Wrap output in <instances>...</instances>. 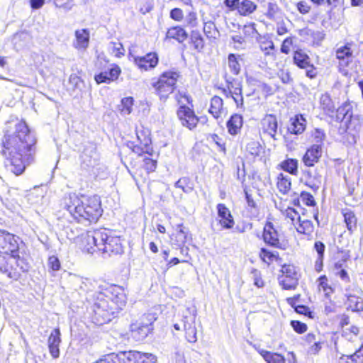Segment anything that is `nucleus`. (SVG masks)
<instances>
[{
	"mask_svg": "<svg viewBox=\"0 0 363 363\" xmlns=\"http://www.w3.org/2000/svg\"><path fill=\"white\" fill-rule=\"evenodd\" d=\"M320 108L323 111L324 115L330 118V123H333L337 108H335V104L329 94H324L321 95L320 98Z\"/></svg>",
	"mask_w": 363,
	"mask_h": 363,
	"instance_id": "33",
	"label": "nucleus"
},
{
	"mask_svg": "<svg viewBox=\"0 0 363 363\" xmlns=\"http://www.w3.org/2000/svg\"><path fill=\"white\" fill-rule=\"evenodd\" d=\"M264 242L272 247L281 250H287L290 245L289 240L282 239L279 230L274 223L273 218H267L262 234Z\"/></svg>",
	"mask_w": 363,
	"mask_h": 363,
	"instance_id": "10",
	"label": "nucleus"
},
{
	"mask_svg": "<svg viewBox=\"0 0 363 363\" xmlns=\"http://www.w3.org/2000/svg\"><path fill=\"white\" fill-rule=\"evenodd\" d=\"M121 68L117 64H112L106 71H101L94 75V80L97 84H111L116 82L121 74Z\"/></svg>",
	"mask_w": 363,
	"mask_h": 363,
	"instance_id": "24",
	"label": "nucleus"
},
{
	"mask_svg": "<svg viewBox=\"0 0 363 363\" xmlns=\"http://www.w3.org/2000/svg\"><path fill=\"white\" fill-rule=\"evenodd\" d=\"M37 139L25 123L15 125L14 130H6L1 140V154L5 166L15 176H20L30 164L36 152Z\"/></svg>",
	"mask_w": 363,
	"mask_h": 363,
	"instance_id": "1",
	"label": "nucleus"
},
{
	"mask_svg": "<svg viewBox=\"0 0 363 363\" xmlns=\"http://www.w3.org/2000/svg\"><path fill=\"white\" fill-rule=\"evenodd\" d=\"M316 288L319 293H322L327 299H330L336 291L335 285L331 282L326 274H321L316 279Z\"/></svg>",
	"mask_w": 363,
	"mask_h": 363,
	"instance_id": "30",
	"label": "nucleus"
},
{
	"mask_svg": "<svg viewBox=\"0 0 363 363\" xmlns=\"http://www.w3.org/2000/svg\"><path fill=\"white\" fill-rule=\"evenodd\" d=\"M77 48L85 49L89 43V32L87 29L77 30L75 31Z\"/></svg>",
	"mask_w": 363,
	"mask_h": 363,
	"instance_id": "48",
	"label": "nucleus"
},
{
	"mask_svg": "<svg viewBox=\"0 0 363 363\" xmlns=\"http://www.w3.org/2000/svg\"><path fill=\"white\" fill-rule=\"evenodd\" d=\"M257 351L267 363H286V358L281 353L264 349H257Z\"/></svg>",
	"mask_w": 363,
	"mask_h": 363,
	"instance_id": "46",
	"label": "nucleus"
},
{
	"mask_svg": "<svg viewBox=\"0 0 363 363\" xmlns=\"http://www.w3.org/2000/svg\"><path fill=\"white\" fill-rule=\"evenodd\" d=\"M243 126V117L238 113H233L226 122L228 133L232 136H235L241 132Z\"/></svg>",
	"mask_w": 363,
	"mask_h": 363,
	"instance_id": "40",
	"label": "nucleus"
},
{
	"mask_svg": "<svg viewBox=\"0 0 363 363\" xmlns=\"http://www.w3.org/2000/svg\"><path fill=\"white\" fill-rule=\"evenodd\" d=\"M343 218V223L350 235H352L357 231L358 228V218L354 210L351 208H343L340 211Z\"/></svg>",
	"mask_w": 363,
	"mask_h": 363,
	"instance_id": "26",
	"label": "nucleus"
},
{
	"mask_svg": "<svg viewBox=\"0 0 363 363\" xmlns=\"http://www.w3.org/2000/svg\"><path fill=\"white\" fill-rule=\"evenodd\" d=\"M217 223L223 230L231 229L235 225L234 217L230 208L223 203L216 205Z\"/></svg>",
	"mask_w": 363,
	"mask_h": 363,
	"instance_id": "20",
	"label": "nucleus"
},
{
	"mask_svg": "<svg viewBox=\"0 0 363 363\" xmlns=\"http://www.w3.org/2000/svg\"><path fill=\"white\" fill-rule=\"evenodd\" d=\"M350 259L349 250H338L333 257V267L334 269L347 267V263Z\"/></svg>",
	"mask_w": 363,
	"mask_h": 363,
	"instance_id": "43",
	"label": "nucleus"
},
{
	"mask_svg": "<svg viewBox=\"0 0 363 363\" xmlns=\"http://www.w3.org/2000/svg\"><path fill=\"white\" fill-rule=\"evenodd\" d=\"M277 167L291 175L296 176L298 173V160L296 158L286 157L278 164Z\"/></svg>",
	"mask_w": 363,
	"mask_h": 363,
	"instance_id": "44",
	"label": "nucleus"
},
{
	"mask_svg": "<svg viewBox=\"0 0 363 363\" xmlns=\"http://www.w3.org/2000/svg\"><path fill=\"white\" fill-rule=\"evenodd\" d=\"M290 325L292 327L293 330L298 334H303L306 333L308 330L307 325L299 320H291Z\"/></svg>",
	"mask_w": 363,
	"mask_h": 363,
	"instance_id": "62",
	"label": "nucleus"
},
{
	"mask_svg": "<svg viewBox=\"0 0 363 363\" xmlns=\"http://www.w3.org/2000/svg\"><path fill=\"white\" fill-rule=\"evenodd\" d=\"M119 363H156L155 355L138 350L123 351L118 353Z\"/></svg>",
	"mask_w": 363,
	"mask_h": 363,
	"instance_id": "15",
	"label": "nucleus"
},
{
	"mask_svg": "<svg viewBox=\"0 0 363 363\" xmlns=\"http://www.w3.org/2000/svg\"><path fill=\"white\" fill-rule=\"evenodd\" d=\"M242 40H250L259 36V33L256 28V24L253 22L248 23L243 26L242 28Z\"/></svg>",
	"mask_w": 363,
	"mask_h": 363,
	"instance_id": "49",
	"label": "nucleus"
},
{
	"mask_svg": "<svg viewBox=\"0 0 363 363\" xmlns=\"http://www.w3.org/2000/svg\"><path fill=\"white\" fill-rule=\"evenodd\" d=\"M172 240L179 245H184L186 242L192 240V236L189 228L183 223L178 224L177 229L172 234Z\"/></svg>",
	"mask_w": 363,
	"mask_h": 363,
	"instance_id": "34",
	"label": "nucleus"
},
{
	"mask_svg": "<svg viewBox=\"0 0 363 363\" xmlns=\"http://www.w3.org/2000/svg\"><path fill=\"white\" fill-rule=\"evenodd\" d=\"M333 125H338L340 135L354 136L363 128V118L354 114V106L350 101L343 102L337 108Z\"/></svg>",
	"mask_w": 363,
	"mask_h": 363,
	"instance_id": "6",
	"label": "nucleus"
},
{
	"mask_svg": "<svg viewBox=\"0 0 363 363\" xmlns=\"http://www.w3.org/2000/svg\"><path fill=\"white\" fill-rule=\"evenodd\" d=\"M257 42L265 57H271L273 60H276L277 50L269 35H259V36L257 37Z\"/></svg>",
	"mask_w": 363,
	"mask_h": 363,
	"instance_id": "25",
	"label": "nucleus"
},
{
	"mask_svg": "<svg viewBox=\"0 0 363 363\" xmlns=\"http://www.w3.org/2000/svg\"><path fill=\"white\" fill-rule=\"evenodd\" d=\"M354 46V43L346 42L335 50V55L340 70L345 69L353 63L355 57Z\"/></svg>",
	"mask_w": 363,
	"mask_h": 363,
	"instance_id": "16",
	"label": "nucleus"
},
{
	"mask_svg": "<svg viewBox=\"0 0 363 363\" xmlns=\"http://www.w3.org/2000/svg\"><path fill=\"white\" fill-rule=\"evenodd\" d=\"M293 63L298 68L306 70V76L314 79L317 76V69L313 64L310 56L301 48L294 50L292 54Z\"/></svg>",
	"mask_w": 363,
	"mask_h": 363,
	"instance_id": "13",
	"label": "nucleus"
},
{
	"mask_svg": "<svg viewBox=\"0 0 363 363\" xmlns=\"http://www.w3.org/2000/svg\"><path fill=\"white\" fill-rule=\"evenodd\" d=\"M60 207L77 224H95L104 213L101 199L98 194L69 192L61 198Z\"/></svg>",
	"mask_w": 363,
	"mask_h": 363,
	"instance_id": "2",
	"label": "nucleus"
},
{
	"mask_svg": "<svg viewBox=\"0 0 363 363\" xmlns=\"http://www.w3.org/2000/svg\"><path fill=\"white\" fill-rule=\"evenodd\" d=\"M104 238L101 243V252L109 255H121L123 252L122 239L111 230L103 228Z\"/></svg>",
	"mask_w": 363,
	"mask_h": 363,
	"instance_id": "14",
	"label": "nucleus"
},
{
	"mask_svg": "<svg viewBox=\"0 0 363 363\" xmlns=\"http://www.w3.org/2000/svg\"><path fill=\"white\" fill-rule=\"evenodd\" d=\"M126 303L127 296L122 286L101 285L94 298V321L98 325L109 323L125 308Z\"/></svg>",
	"mask_w": 363,
	"mask_h": 363,
	"instance_id": "4",
	"label": "nucleus"
},
{
	"mask_svg": "<svg viewBox=\"0 0 363 363\" xmlns=\"http://www.w3.org/2000/svg\"><path fill=\"white\" fill-rule=\"evenodd\" d=\"M284 12L276 2H269L264 13L266 18L272 21H278L284 17Z\"/></svg>",
	"mask_w": 363,
	"mask_h": 363,
	"instance_id": "45",
	"label": "nucleus"
},
{
	"mask_svg": "<svg viewBox=\"0 0 363 363\" xmlns=\"http://www.w3.org/2000/svg\"><path fill=\"white\" fill-rule=\"evenodd\" d=\"M223 4L230 11H236L241 16H249L257 9L254 0H224Z\"/></svg>",
	"mask_w": 363,
	"mask_h": 363,
	"instance_id": "18",
	"label": "nucleus"
},
{
	"mask_svg": "<svg viewBox=\"0 0 363 363\" xmlns=\"http://www.w3.org/2000/svg\"><path fill=\"white\" fill-rule=\"evenodd\" d=\"M174 328L177 330L183 329L186 340L189 342H195L197 340L196 328L194 318L191 316H185L180 323H175Z\"/></svg>",
	"mask_w": 363,
	"mask_h": 363,
	"instance_id": "22",
	"label": "nucleus"
},
{
	"mask_svg": "<svg viewBox=\"0 0 363 363\" xmlns=\"http://www.w3.org/2000/svg\"><path fill=\"white\" fill-rule=\"evenodd\" d=\"M323 149L320 145H309L305 150L301 162L306 167H313L318 164L323 156Z\"/></svg>",
	"mask_w": 363,
	"mask_h": 363,
	"instance_id": "23",
	"label": "nucleus"
},
{
	"mask_svg": "<svg viewBox=\"0 0 363 363\" xmlns=\"http://www.w3.org/2000/svg\"><path fill=\"white\" fill-rule=\"evenodd\" d=\"M294 309L298 314L303 315L310 319L315 318V313L307 306L299 304L294 308Z\"/></svg>",
	"mask_w": 363,
	"mask_h": 363,
	"instance_id": "59",
	"label": "nucleus"
},
{
	"mask_svg": "<svg viewBox=\"0 0 363 363\" xmlns=\"http://www.w3.org/2000/svg\"><path fill=\"white\" fill-rule=\"evenodd\" d=\"M189 45L191 50L201 52L205 48V40L198 30H191L189 34Z\"/></svg>",
	"mask_w": 363,
	"mask_h": 363,
	"instance_id": "42",
	"label": "nucleus"
},
{
	"mask_svg": "<svg viewBox=\"0 0 363 363\" xmlns=\"http://www.w3.org/2000/svg\"><path fill=\"white\" fill-rule=\"evenodd\" d=\"M303 345L308 347L310 354H317L322 348L323 341L318 339L315 334L309 333L304 336Z\"/></svg>",
	"mask_w": 363,
	"mask_h": 363,
	"instance_id": "39",
	"label": "nucleus"
},
{
	"mask_svg": "<svg viewBox=\"0 0 363 363\" xmlns=\"http://www.w3.org/2000/svg\"><path fill=\"white\" fill-rule=\"evenodd\" d=\"M211 140L218 147V150L223 155H227V143L224 138L220 137L217 133H213L210 135Z\"/></svg>",
	"mask_w": 363,
	"mask_h": 363,
	"instance_id": "55",
	"label": "nucleus"
},
{
	"mask_svg": "<svg viewBox=\"0 0 363 363\" xmlns=\"http://www.w3.org/2000/svg\"><path fill=\"white\" fill-rule=\"evenodd\" d=\"M307 122L302 114H296L289 121L288 130L293 135H301L306 128Z\"/></svg>",
	"mask_w": 363,
	"mask_h": 363,
	"instance_id": "35",
	"label": "nucleus"
},
{
	"mask_svg": "<svg viewBox=\"0 0 363 363\" xmlns=\"http://www.w3.org/2000/svg\"><path fill=\"white\" fill-rule=\"evenodd\" d=\"M89 162V163L83 162L85 165L84 169L94 181L103 180L107 178L106 167L100 162L99 159L94 158L91 160V157H90Z\"/></svg>",
	"mask_w": 363,
	"mask_h": 363,
	"instance_id": "21",
	"label": "nucleus"
},
{
	"mask_svg": "<svg viewBox=\"0 0 363 363\" xmlns=\"http://www.w3.org/2000/svg\"><path fill=\"white\" fill-rule=\"evenodd\" d=\"M175 99L179 104L176 114L181 125L189 130L196 129L199 123L200 119L203 117L200 118L196 114L191 96L179 92L176 95Z\"/></svg>",
	"mask_w": 363,
	"mask_h": 363,
	"instance_id": "8",
	"label": "nucleus"
},
{
	"mask_svg": "<svg viewBox=\"0 0 363 363\" xmlns=\"http://www.w3.org/2000/svg\"><path fill=\"white\" fill-rule=\"evenodd\" d=\"M93 363H119L118 353H111Z\"/></svg>",
	"mask_w": 363,
	"mask_h": 363,
	"instance_id": "64",
	"label": "nucleus"
},
{
	"mask_svg": "<svg viewBox=\"0 0 363 363\" xmlns=\"http://www.w3.org/2000/svg\"><path fill=\"white\" fill-rule=\"evenodd\" d=\"M294 228L301 238L306 239V240L313 239L315 225L311 220L303 216L294 224Z\"/></svg>",
	"mask_w": 363,
	"mask_h": 363,
	"instance_id": "27",
	"label": "nucleus"
},
{
	"mask_svg": "<svg viewBox=\"0 0 363 363\" xmlns=\"http://www.w3.org/2000/svg\"><path fill=\"white\" fill-rule=\"evenodd\" d=\"M208 112L216 120H222L227 115V108L220 96L215 95L211 99Z\"/></svg>",
	"mask_w": 363,
	"mask_h": 363,
	"instance_id": "28",
	"label": "nucleus"
},
{
	"mask_svg": "<svg viewBox=\"0 0 363 363\" xmlns=\"http://www.w3.org/2000/svg\"><path fill=\"white\" fill-rule=\"evenodd\" d=\"M60 331L59 328H55L50 333L48 340V349L52 358L57 359L60 356L59 346L61 342Z\"/></svg>",
	"mask_w": 363,
	"mask_h": 363,
	"instance_id": "36",
	"label": "nucleus"
},
{
	"mask_svg": "<svg viewBox=\"0 0 363 363\" xmlns=\"http://www.w3.org/2000/svg\"><path fill=\"white\" fill-rule=\"evenodd\" d=\"M240 57L233 53H230L228 56V67L233 74H238L241 70L240 64Z\"/></svg>",
	"mask_w": 363,
	"mask_h": 363,
	"instance_id": "51",
	"label": "nucleus"
},
{
	"mask_svg": "<svg viewBox=\"0 0 363 363\" xmlns=\"http://www.w3.org/2000/svg\"><path fill=\"white\" fill-rule=\"evenodd\" d=\"M247 152L253 157H259L264 152V148L258 141H250L246 145Z\"/></svg>",
	"mask_w": 363,
	"mask_h": 363,
	"instance_id": "52",
	"label": "nucleus"
},
{
	"mask_svg": "<svg viewBox=\"0 0 363 363\" xmlns=\"http://www.w3.org/2000/svg\"><path fill=\"white\" fill-rule=\"evenodd\" d=\"M283 215L286 219L291 221L293 226L303 217L301 216L298 212L293 207H287L283 212Z\"/></svg>",
	"mask_w": 363,
	"mask_h": 363,
	"instance_id": "57",
	"label": "nucleus"
},
{
	"mask_svg": "<svg viewBox=\"0 0 363 363\" xmlns=\"http://www.w3.org/2000/svg\"><path fill=\"white\" fill-rule=\"evenodd\" d=\"M278 121L274 114H266L260 121V129L265 135L275 139L277 133Z\"/></svg>",
	"mask_w": 363,
	"mask_h": 363,
	"instance_id": "29",
	"label": "nucleus"
},
{
	"mask_svg": "<svg viewBox=\"0 0 363 363\" xmlns=\"http://www.w3.org/2000/svg\"><path fill=\"white\" fill-rule=\"evenodd\" d=\"M157 320L155 313L146 312L129 325V336L136 342H142L146 339L154 330V323Z\"/></svg>",
	"mask_w": 363,
	"mask_h": 363,
	"instance_id": "9",
	"label": "nucleus"
},
{
	"mask_svg": "<svg viewBox=\"0 0 363 363\" xmlns=\"http://www.w3.org/2000/svg\"><path fill=\"white\" fill-rule=\"evenodd\" d=\"M112 45V52L116 57H121L125 54V49L123 45L118 42H111Z\"/></svg>",
	"mask_w": 363,
	"mask_h": 363,
	"instance_id": "63",
	"label": "nucleus"
},
{
	"mask_svg": "<svg viewBox=\"0 0 363 363\" xmlns=\"http://www.w3.org/2000/svg\"><path fill=\"white\" fill-rule=\"evenodd\" d=\"M136 136V140L128 142L127 145L136 154L135 158L132 159L130 162L129 172L139 186L145 184L148 180L150 174L156 170L157 161L152 157L154 150L150 130L144 128L138 129Z\"/></svg>",
	"mask_w": 363,
	"mask_h": 363,
	"instance_id": "3",
	"label": "nucleus"
},
{
	"mask_svg": "<svg viewBox=\"0 0 363 363\" xmlns=\"http://www.w3.org/2000/svg\"><path fill=\"white\" fill-rule=\"evenodd\" d=\"M325 138V131L321 128H316L309 132L307 140L312 143L311 145H320L323 149Z\"/></svg>",
	"mask_w": 363,
	"mask_h": 363,
	"instance_id": "47",
	"label": "nucleus"
},
{
	"mask_svg": "<svg viewBox=\"0 0 363 363\" xmlns=\"http://www.w3.org/2000/svg\"><path fill=\"white\" fill-rule=\"evenodd\" d=\"M296 36L290 35L283 40L280 46V51L284 55H289L295 45Z\"/></svg>",
	"mask_w": 363,
	"mask_h": 363,
	"instance_id": "54",
	"label": "nucleus"
},
{
	"mask_svg": "<svg viewBox=\"0 0 363 363\" xmlns=\"http://www.w3.org/2000/svg\"><path fill=\"white\" fill-rule=\"evenodd\" d=\"M346 298L348 308L351 309L352 311H363V301L359 296L353 294H347Z\"/></svg>",
	"mask_w": 363,
	"mask_h": 363,
	"instance_id": "50",
	"label": "nucleus"
},
{
	"mask_svg": "<svg viewBox=\"0 0 363 363\" xmlns=\"http://www.w3.org/2000/svg\"><path fill=\"white\" fill-rule=\"evenodd\" d=\"M203 31L207 38L215 39L218 33L215 24L212 21L203 23Z\"/></svg>",
	"mask_w": 363,
	"mask_h": 363,
	"instance_id": "58",
	"label": "nucleus"
},
{
	"mask_svg": "<svg viewBox=\"0 0 363 363\" xmlns=\"http://www.w3.org/2000/svg\"><path fill=\"white\" fill-rule=\"evenodd\" d=\"M187 31L181 26H174L167 28L164 40L168 41H176L179 44L184 43L188 38Z\"/></svg>",
	"mask_w": 363,
	"mask_h": 363,
	"instance_id": "32",
	"label": "nucleus"
},
{
	"mask_svg": "<svg viewBox=\"0 0 363 363\" xmlns=\"http://www.w3.org/2000/svg\"><path fill=\"white\" fill-rule=\"evenodd\" d=\"M184 25L189 28H195L199 26V19L196 11L192 10L187 13L184 20Z\"/></svg>",
	"mask_w": 363,
	"mask_h": 363,
	"instance_id": "53",
	"label": "nucleus"
},
{
	"mask_svg": "<svg viewBox=\"0 0 363 363\" xmlns=\"http://www.w3.org/2000/svg\"><path fill=\"white\" fill-rule=\"evenodd\" d=\"M181 78L180 72L174 69L162 72L152 80L151 87L153 89V93L161 101H167L177 89L178 82Z\"/></svg>",
	"mask_w": 363,
	"mask_h": 363,
	"instance_id": "7",
	"label": "nucleus"
},
{
	"mask_svg": "<svg viewBox=\"0 0 363 363\" xmlns=\"http://www.w3.org/2000/svg\"><path fill=\"white\" fill-rule=\"evenodd\" d=\"M218 90L226 98H232L238 109H244V99L242 92V86L236 80L227 81L225 87H218Z\"/></svg>",
	"mask_w": 363,
	"mask_h": 363,
	"instance_id": "17",
	"label": "nucleus"
},
{
	"mask_svg": "<svg viewBox=\"0 0 363 363\" xmlns=\"http://www.w3.org/2000/svg\"><path fill=\"white\" fill-rule=\"evenodd\" d=\"M134 99L132 96L125 97L121 99L120 113L123 115H129L133 111Z\"/></svg>",
	"mask_w": 363,
	"mask_h": 363,
	"instance_id": "56",
	"label": "nucleus"
},
{
	"mask_svg": "<svg viewBox=\"0 0 363 363\" xmlns=\"http://www.w3.org/2000/svg\"><path fill=\"white\" fill-rule=\"evenodd\" d=\"M305 180V185L313 191L319 189L321 184V175L319 173L313 172L310 169H306L303 172Z\"/></svg>",
	"mask_w": 363,
	"mask_h": 363,
	"instance_id": "41",
	"label": "nucleus"
},
{
	"mask_svg": "<svg viewBox=\"0 0 363 363\" xmlns=\"http://www.w3.org/2000/svg\"><path fill=\"white\" fill-rule=\"evenodd\" d=\"M29 267L21 257V240L16 235L0 229V272L17 281Z\"/></svg>",
	"mask_w": 363,
	"mask_h": 363,
	"instance_id": "5",
	"label": "nucleus"
},
{
	"mask_svg": "<svg viewBox=\"0 0 363 363\" xmlns=\"http://www.w3.org/2000/svg\"><path fill=\"white\" fill-rule=\"evenodd\" d=\"M300 199L307 206H315L316 205V201L313 197V196L306 191H303L300 194Z\"/></svg>",
	"mask_w": 363,
	"mask_h": 363,
	"instance_id": "60",
	"label": "nucleus"
},
{
	"mask_svg": "<svg viewBox=\"0 0 363 363\" xmlns=\"http://www.w3.org/2000/svg\"><path fill=\"white\" fill-rule=\"evenodd\" d=\"M103 228L94 230L84 235L81 240L80 248L83 252L94 254L101 252L104 235Z\"/></svg>",
	"mask_w": 363,
	"mask_h": 363,
	"instance_id": "12",
	"label": "nucleus"
},
{
	"mask_svg": "<svg viewBox=\"0 0 363 363\" xmlns=\"http://www.w3.org/2000/svg\"><path fill=\"white\" fill-rule=\"evenodd\" d=\"M275 186L282 195H287L291 190V178L284 172H279L275 177Z\"/></svg>",
	"mask_w": 363,
	"mask_h": 363,
	"instance_id": "38",
	"label": "nucleus"
},
{
	"mask_svg": "<svg viewBox=\"0 0 363 363\" xmlns=\"http://www.w3.org/2000/svg\"><path fill=\"white\" fill-rule=\"evenodd\" d=\"M313 250L317 253L313 264L314 270L316 273H320L324 269L325 245L322 241L316 240L313 245Z\"/></svg>",
	"mask_w": 363,
	"mask_h": 363,
	"instance_id": "37",
	"label": "nucleus"
},
{
	"mask_svg": "<svg viewBox=\"0 0 363 363\" xmlns=\"http://www.w3.org/2000/svg\"><path fill=\"white\" fill-rule=\"evenodd\" d=\"M159 55L156 52H149L145 55L133 57V63L140 72H150L159 65Z\"/></svg>",
	"mask_w": 363,
	"mask_h": 363,
	"instance_id": "19",
	"label": "nucleus"
},
{
	"mask_svg": "<svg viewBox=\"0 0 363 363\" xmlns=\"http://www.w3.org/2000/svg\"><path fill=\"white\" fill-rule=\"evenodd\" d=\"M347 359L350 361L349 363L363 362V343L360 345L359 349L356 350L355 352L350 356H347Z\"/></svg>",
	"mask_w": 363,
	"mask_h": 363,
	"instance_id": "61",
	"label": "nucleus"
},
{
	"mask_svg": "<svg viewBox=\"0 0 363 363\" xmlns=\"http://www.w3.org/2000/svg\"><path fill=\"white\" fill-rule=\"evenodd\" d=\"M278 277L279 284L284 290H294L298 285L300 274L296 267L291 263L281 265Z\"/></svg>",
	"mask_w": 363,
	"mask_h": 363,
	"instance_id": "11",
	"label": "nucleus"
},
{
	"mask_svg": "<svg viewBox=\"0 0 363 363\" xmlns=\"http://www.w3.org/2000/svg\"><path fill=\"white\" fill-rule=\"evenodd\" d=\"M258 257L262 262L267 267L272 266L274 264H280L282 262V258L277 251L270 250L265 247L260 248Z\"/></svg>",
	"mask_w": 363,
	"mask_h": 363,
	"instance_id": "31",
	"label": "nucleus"
}]
</instances>
